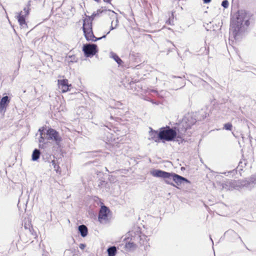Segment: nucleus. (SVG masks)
Wrapping results in <instances>:
<instances>
[{
    "instance_id": "obj_38",
    "label": "nucleus",
    "mask_w": 256,
    "mask_h": 256,
    "mask_svg": "<svg viewBox=\"0 0 256 256\" xmlns=\"http://www.w3.org/2000/svg\"><path fill=\"white\" fill-rule=\"evenodd\" d=\"M166 23L168 24H173V22L172 21L170 18H169L168 20H166Z\"/></svg>"
},
{
    "instance_id": "obj_24",
    "label": "nucleus",
    "mask_w": 256,
    "mask_h": 256,
    "mask_svg": "<svg viewBox=\"0 0 256 256\" xmlns=\"http://www.w3.org/2000/svg\"><path fill=\"white\" fill-rule=\"evenodd\" d=\"M164 178V182L166 184H170V185L176 188H178L177 186L172 182L171 180H172V177L170 176V178Z\"/></svg>"
},
{
    "instance_id": "obj_9",
    "label": "nucleus",
    "mask_w": 256,
    "mask_h": 256,
    "mask_svg": "<svg viewBox=\"0 0 256 256\" xmlns=\"http://www.w3.org/2000/svg\"><path fill=\"white\" fill-rule=\"evenodd\" d=\"M241 184L245 186L248 189H252L256 184V173L252 175L250 178L244 180L241 182Z\"/></svg>"
},
{
    "instance_id": "obj_30",
    "label": "nucleus",
    "mask_w": 256,
    "mask_h": 256,
    "mask_svg": "<svg viewBox=\"0 0 256 256\" xmlns=\"http://www.w3.org/2000/svg\"><path fill=\"white\" fill-rule=\"evenodd\" d=\"M29 10H30V8H28L27 6H25L24 8H23V14H24V16H26L28 15L29 14Z\"/></svg>"
},
{
    "instance_id": "obj_44",
    "label": "nucleus",
    "mask_w": 256,
    "mask_h": 256,
    "mask_svg": "<svg viewBox=\"0 0 256 256\" xmlns=\"http://www.w3.org/2000/svg\"><path fill=\"white\" fill-rule=\"evenodd\" d=\"M152 102L153 104H158V103H156V102H154L153 100H152Z\"/></svg>"
},
{
    "instance_id": "obj_13",
    "label": "nucleus",
    "mask_w": 256,
    "mask_h": 256,
    "mask_svg": "<svg viewBox=\"0 0 256 256\" xmlns=\"http://www.w3.org/2000/svg\"><path fill=\"white\" fill-rule=\"evenodd\" d=\"M10 98L9 96H3L0 100V113L4 114L8 106Z\"/></svg>"
},
{
    "instance_id": "obj_29",
    "label": "nucleus",
    "mask_w": 256,
    "mask_h": 256,
    "mask_svg": "<svg viewBox=\"0 0 256 256\" xmlns=\"http://www.w3.org/2000/svg\"><path fill=\"white\" fill-rule=\"evenodd\" d=\"M228 2L227 0H224L222 2V6H223L224 8H228Z\"/></svg>"
},
{
    "instance_id": "obj_20",
    "label": "nucleus",
    "mask_w": 256,
    "mask_h": 256,
    "mask_svg": "<svg viewBox=\"0 0 256 256\" xmlns=\"http://www.w3.org/2000/svg\"><path fill=\"white\" fill-rule=\"evenodd\" d=\"M108 256H116L117 253V248L115 246H110L107 249Z\"/></svg>"
},
{
    "instance_id": "obj_26",
    "label": "nucleus",
    "mask_w": 256,
    "mask_h": 256,
    "mask_svg": "<svg viewBox=\"0 0 256 256\" xmlns=\"http://www.w3.org/2000/svg\"><path fill=\"white\" fill-rule=\"evenodd\" d=\"M72 87V84H66V86H62L60 88L62 90V92H68L69 90H70V88Z\"/></svg>"
},
{
    "instance_id": "obj_33",
    "label": "nucleus",
    "mask_w": 256,
    "mask_h": 256,
    "mask_svg": "<svg viewBox=\"0 0 256 256\" xmlns=\"http://www.w3.org/2000/svg\"><path fill=\"white\" fill-rule=\"evenodd\" d=\"M40 136L38 138V141L39 144L44 142L45 139L42 134H40Z\"/></svg>"
},
{
    "instance_id": "obj_41",
    "label": "nucleus",
    "mask_w": 256,
    "mask_h": 256,
    "mask_svg": "<svg viewBox=\"0 0 256 256\" xmlns=\"http://www.w3.org/2000/svg\"><path fill=\"white\" fill-rule=\"evenodd\" d=\"M18 68L17 70H14V74L16 76L18 74Z\"/></svg>"
},
{
    "instance_id": "obj_46",
    "label": "nucleus",
    "mask_w": 256,
    "mask_h": 256,
    "mask_svg": "<svg viewBox=\"0 0 256 256\" xmlns=\"http://www.w3.org/2000/svg\"><path fill=\"white\" fill-rule=\"evenodd\" d=\"M210 240H212V244H214V242H213L212 240V238H211V237H210Z\"/></svg>"
},
{
    "instance_id": "obj_32",
    "label": "nucleus",
    "mask_w": 256,
    "mask_h": 256,
    "mask_svg": "<svg viewBox=\"0 0 256 256\" xmlns=\"http://www.w3.org/2000/svg\"><path fill=\"white\" fill-rule=\"evenodd\" d=\"M98 16L96 12H94L92 13V16H86L87 18H88V20H90L92 22V20L96 16Z\"/></svg>"
},
{
    "instance_id": "obj_31",
    "label": "nucleus",
    "mask_w": 256,
    "mask_h": 256,
    "mask_svg": "<svg viewBox=\"0 0 256 256\" xmlns=\"http://www.w3.org/2000/svg\"><path fill=\"white\" fill-rule=\"evenodd\" d=\"M106 9L104 8V9H103V10H101V9H98L97 10V11L96 12V14H97L98 16H99L100 14L102 13V12H104L108 14V12H106Z\"/></svg>"
},
{
    "instance_id": "obj_21",
    "label": "nucleus",
    "mask_w": 256,
    "mask_h": 256,
    "mask_svg": "<svg viewBox=\"0 0 256 256\" xmlns=\"http://www.w3.org/2000/svg\"><path fill=\"white\" fill-rule=\"evenodd\" d=\"M40 155V152L38 149L36 148L34 150L32 156V161H36L38 160Z\"/></svg>"
},
{
    "instance_id": "obj_15",
    "label": "nucleus",
    "mask_w": 256,
    "mask_h": 256,
    "mask_svg": "<svg viewBox=\"0 0 256 256\" xmlns=\"http://www.w3.org/2000/svg\"><path fill=\"white\" fill-rule=\"evenodd\" d=\"M150 131L148 132V140H153L154 142H159L160 138H159V132L154 130L152 128H149Z\"/></svg>"
},
{
    "instance_id": "obj_23",
    "label": "nucleus",
    "mask_w": 256,
    "mask_h": 256,
    "mask_svg": "<svg viewBox=\"0 0 256 256\" xmlns=\"http://www.w3.org/2000/svg\"><path fill=\"white\" fill-rule=\"evenodd\" d=\"M152 92L156 94L159 98H162L166 96L167 92L165 90H161L160 92L156 90H152Z\"/></svg>"
},
{
    "instance_id": "obj_22",
    "label": "nucleus",
    "mask_w": 256,
    "mask_h": 256,
    "mask_svg": "<svg viewBox=\"0 0 256 256\" xmlns=\"http://www.w3.org/2000/svg\"><path fill=\"white\" fill-rule=\"evenodd\" d=\"M110 54V58H113L118 64L120 65L122 63V60L116 53L111 52Z\"/></svg>"
},
{
    "instance_id": "obj_18",
    "label": "nucleus",
    "mask_w": 256,
    "mask_h": 256,
    "mask_svg": "<svg viewBox=\"0 0 256 256\" xmlns=\"http://www.w3.org/2000/svg\"><path fill=\"white\" fill-rule=\"evenodd\" d=\"M78 232L80 234V236L84 238L86 237L88 234V229L86 226L84 224H81L78 226Z\"/></svg>"
},
{
    "instance_id": "obj_40",
    "label": "nucleus",
    "mask_w": 256,
    "mask_h": 256,
    "mask_svg": "<svg viewBox=\"0 0 256 256\" xmlns=\"http://www.w3.org/2000/svg\"><path fill=\"white\" fill-rule=\"evenodd\" d=\"M31 6V0H29L28 2V4H27V5L26 6H27L28 8H30V6Z\"/></svg>"
},
{
    "instance_id": "obj_47",
    "label": "nucleus",
    "mask_w": 256,
    "mask_h": 256,
    "mask_svg": "<svg viewBox=\"0 0 256 256\" xmlns=\"http://www.w3.org/2000/svg\"><path fill=\"white\" fill-rule=\"evenodd\" d=\"M73 10H74V9L73 8H72V10H71L72 11Z\"/></svg>"
},
{
    "instance_id": "obj_1",
    "label": "nucleus",
    "mask_w": 256,
    "mask_h": 256,
    "mask_svg": "<svg viewBox=\"0 0 256 256\" xmlns=\"http://www.w3.org/2000/svg\"><path fill=\"white\" fill-rule=\"evenodd\" d=\"M196 122V120L192 114H186L182 120L176 124L174 126L170 128L169 126H166L160 128L159 138L163 142L176 140L178 144L182 143L183 141V136Z\"/></svg>"
},
{
    "instance_id": "obj_7",
    "label": "nucleus",
    "mask_w": 256,
    "mask_h": 256,
    "mask_svg": "<svg viewBox=\"0 0 256 256\" xmlns=\"http://www.w3.org/2000/svg\"><path fill=\"white\" fill-rule=\"evenodd\" d=\"M82 51L87 58H92L98 52L97 45L94 44H86L83 45Z\"/></svg>"
},
{
    "instance_id": "obj_28",
    "label": "nucleus",
    "mask_w": 256,
    "mask_h": 256,
    "mask_svg": "<svg viewBox=\"0 0 256 256\" xmlns=\"http://www.w3.org/2000/svg\"><path fill=\"white\" fill-rule=\"evenodd\" d=\"M232 124L230 122L226 123L224 126V128L228 130H232Z\"/></svg>"
},
{
    "instance_id": "obj_16",
    "label": "nucleus",
    "mask_w": 256,
    "mask_h": 256,
    "mask_svg": "<svg viewBox=\"0 0 256 256\" xmlns=\"http://www.w3.org/2000/svg\"><path fill=\"white\" fill-rule=\"evenodd\" d=\"M82 30L84 32H88L92 29V22L88 18H86L84 20Z\"/></svg>"
},
{
    "instance_id": "obj_6",
    "label": "nucleus",
    "mask_w": 256,
    "mask_h": 256,
    "mask_svg": "<svg viewBox=\"0 0 256 256\" xmlns=\"http://www.w3.org/2000/svg\"><path fill=\"white\" fill-rule=\"evenodd\" d=\"M244 180L237 182L234 180H227L226 181L222 183L221 186L223 190H232L234 189H238L241 188H246L241 184V182Z\"/></svg>"
},
{
    "instance_id": "obj_3",
    "label": "nucleus",
    "mask_w": 256,
    "mask_h": 256,
    "mask_svg": "<svg viewBox=\"0 0 256 256\" xmlns=\"http://www.w3.org/2000/svg\"><path fill=\"white\" fill-rule=\"evenodd\" d=\"M150 173L153 176L156 178H170V176L172 177V180L178 186H180L184 182L190 183V181L186 178L174 172H169L161 170L154 169L150 171Z\"/></svg>"
},
{
    "instance_id": "obj_2",
    "label": "nucleus",
    "mask_w": 256,
    "mask_h": 256,
    "mask_svg": "<svg viewBox=\"0 0 256 256\" xmlns=\"http://www.w3.org/2000/svg\"><path fill=\"white\" fill-rule=\"evenodd\" d=\"M250 15L245 10H238L232 16L230 24L229 40H240L242 34L250 25Z\"/></svg>"
},
{
    "instance_id": "obj_19",
    "label": "nucleus",
    "mask_w": 256,
    "mask_h": 256,
    "mask_svg": "<svg viewBox=\"0 0 256 256\" xmlns=\"http://www.w3.org/2000/svg\"><path fill=\"white\" fill-rule=\"evenodd\" d=\"M78 250L75 249L66 250L64 256H78Z\"/></svg>"
},
{
    "instance_id": "obj_10",
    "label": "nucleus",
    "mask_w": 256,
    "mask_h": 256,
    "mask_svg": "<svg viewBox=\"0 0 256 256\" xmlns=\"http://www.w3.org/2000/svg\"><path fill=\"white\" fill-rule=\"evenodd\" d=\"M105 10L108 12V15L110 16V18L113 19L112 21L110 28V30H112L116 28L118 25V20L117 18V14L114 11L110 10Z\"/></svg>"
},
{
    "instance_id": "obj_12",
    "label": "nucleus",
    "mask_w": 256,
    "mask_h": 256,
    "mask_svg": "<svg viewBox=\"0 0 256 256\" xmlns=\"http://www.w3.org/2000/svg\"><path fill=\"white\" fill-rule=\"evenodd\" d=\"M109 212L110 210L107 206H102L98 213V218L99 221L102 222V220H107Z\"/></svg>"
},
{
    "instance_id": "obj_25",
    "label": "nucleus",
    "mask_w": 256,
    "mask_h": 256,
    "mask_svg": "<svg viewBox=\"0 0 256 256\" xmlns=\"http://www.w3.org/2000/svg\"><path fill=\"white\" fill-rule=\"evenodd\" d=\"M68 84V80L66 79H62V80H58V84L59 86V88L62 86H66V84Z\"/></svg>"
},
{
    "instance_id": "obj_27",
    "label": "nucleus",
    "mask_w": 256,
    "mask_h": 256,
    "mask_svg": "<svg viewBox=\"0 0 256 256\" xmlns=\"http://www.w3.org/2000/svg\"><path fill=\"white\" fill-rule=\"evenodd\" d=\"M52 164L54 167V170L58 172H60L59 170L60 169V167L58 166V164H57V163L54 160H53L52 161Z\"/></svg>"
},
{
    "instance_id": "obj_14",
    "label": "nucleus",
    "mask_w": 256,
    "mask_h": 256,
    "mask_svg": "<svg viewBox=\"0 0 256 256\" xmlns=\"http://www.w3.org/2000/svg\"><path fill=\"white\" fill-rule=\"evenodd\" d=\"M124 240L126 241L124 248L127 251H134L138 247V246H136V244H134V242H132L130 240H128L126 236L124 238Z\"/></svg>"
},
{
    "instance_id": "obj_8",
    "label": "nucleus",
    "mask_w": 256,
    "mask_h": 256,
    "mask_svg": "<svg viewBox=\"0 0 256 256\" xmlns=\"http://www.w3.org/2000/svg\"><path fill=\"white\" fill-rule=\"evenodd\" d=\"M184 76H176L174 75H172L170 76L169 80H170L173 81L174 83H176V90L182 88L184 87L186 82H184Z\"/></svg>"
},
{
    "instance_id": "obj_45",
    "label": "nucleus",
    "mask_w": 256,
    "mask_h": 256,
    "mask_svg": "<svg viewBox=\"0 0 256 256\" xmlns=\"http://www.w3.org/2000/svg\"><path fill=\"white\" fill-rule=\"evenodd\" d=\"M18 68H19L20 67V60L18 62Z\"/></svg>"
},
{
    "instance_id": "obj_39",
    "label": "nucleus",
    "mask_w": 256,
    "mask_h": 256,
    "mask_svg": "<svg viewBox=\"0 0 256 256\" xmlns=\"http://www.w3.org/2000/svg\"><path fill=\"white\" fill-rule=\"evenodd\" d=\"M204 4H208L211 2V0H202Z\"/></svg>"
},
{
    "instance_id": "obj_5",
    "label": "nucleus",
    "mask_w": 256,
    "mask_h": 256,
    "mask_svg": "<svg viewBox=\"0 0 256 256\" xmlns=\"http://www.w3.org/2000/svg\"><path fill=\"white\" fill-rule=\"evenodd\" d=\"M46 139L48 140H52L54 144L59 146L62 141V138L59 132L56 130L51 128H48L46 132Z\"/></svg>"
},
{
    "instance_id": "obj_34",
    "label": "nucleus",
    "mask_w": 256,
    "mask_h": 256,
    "mask_svg": "<svg viewBox=\"0 0 256 256\" xmlns=\"http://www.w3.org/2000/svg\"><path fill=\"white\" fill-rule=\"evenodd\" d=\"M46 142H45L40 143L38 144V148L41 149L44 148L46 147Z\"/></svg>"
},
{
    "instance_id": "obj_35",
    "label": "nucleus",
    "mask_w": 256,
    "mask_h": 256,
    "mask_svg": "<svg viewBox=\"0 0 256 256\" xmlns=\"http://www.w3.org/2000/svg\"><path fill=\"white\" fill-rule=\"evenodd\" d=\"M246 165V164L245 162H240L238 166V168H243L244 166Z\"/></svg>"
},
{
    "instance_id": "obj_4",
    "label": "nucleus",
    "mask_w": 256,
    "mask_h": 256,
    "mask_svg": "<svg viewBox=\"0 0 256 256\" xmlns=\"http://www.w3.org/2000/svg\"><path fill=\"white\" fill-rule=\"evenodd\" d=\"M126 237L134 244H136L138 246L144 245L148 241V236L142 234L140 227H137L134 230L129 232Z\"/></svg>"
},
{
    "instance_id": "obj_42",
    "label": "nucleus",
    "mask_w": 256,
    "mask_h": 256,
    "mask_svg": "<svg viewBox=\"0 0 256 256\" xmlns=\"http://www.w3.org/2000/svg\"><path fill=\"white\" fill-rule=\"evenodd\" d=\"M112 0H104V2H108V3H110L111 1Z\"/></svg>"
},
{
    "instance_id": "obj_37",
    "label": "nucleus",
    "mask_w": 256,
    "mask_h": 256,
    "mask_svg": "<svg viewBox=\"0 0 256 256\" xmlns=\"http://www.w3.org/2000/svg\"><path fill=\"white\" fill-rule=\"evenodd\" d=\"M86 246L84 244H80L79 245V248L81 250H84L86 248Z\"/></svg>"
},
{
    "instance_id": "obj_11",
    "label": "nucleus",
    "mask_w": 256,
    "mask_h": 256,
    "mask_svg": "<svg viewBox=\"0 0 256 256\" xmlns=\"http://www.w3.org/2000/svg\"><path fill=\"white\" fill-rule=\"evenodd\" d=\"M110 31L108 32L106 34H104L100 38H96V37L94 34L92 30L84 32V36L86 38V40L88 41H92V42H96L98 40H102V38H106V34H108L110 33Z\"/></svg>"
},
{
    "instance_id": "obj_17",
    "label": "nucleus",
    "mask_w": 256,
    "mask_h": 256,
    "mask_svg": "<svg viewBox=\"0 0 256 256\" xmlns=\"http://www.w3.org/2000/svg\"><path fill=\"white\" fill-rule=\"evenodd\" d=\"M26 16L23 14L22 11L19 12L17 16V18L20 25L24 28L26 26Z\"/></svg>"
},
{
    "instance_id": "obj_43",
    "label": "nucleus",
    "mask_w": 256,
    "mask_h": 256,
    "mask_svg": "<svg viewBox=\"0 0 256 256\" xmlns=\"http://www.w3.org/2000/svg\"><path fill=\"white\" fill-rule=\"evenodd\" d=\"M42 256H48L46 254L44 253V254H42Z\"/></svg>"
},
{
    "instance_id": "obj_36",
    "label": "nucleus",
    "mask_w": 256,
    "mask_h": 256,
    "mask_svg": "<svg viewBox=\"0 0 256 256\" xmlns=\"http://www.w3.org/2000/svg\"><path fill=\"white\" fill-rule=\"evenodd\" d=\"M44 130V128L42 127L38 129V132H40V134H42V135L43 136Z\"/></svg>"
}]
</instances>
